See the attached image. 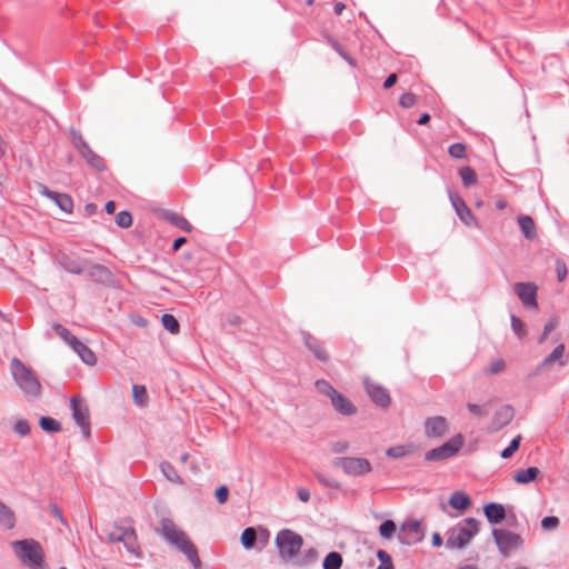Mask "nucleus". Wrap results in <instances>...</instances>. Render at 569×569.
<instances>
[{
  "mask_svg": "<svg viewBox=\"0 0 569 569\" xmlns=\"http://www.w3.org/2000/svg\"><path fill=\"white\" fill-rule=\"evenodd\" d=\"M10 371L16 385L26 397L38 398L40 396L42 388L38 377L19 358L11 359Z\"/></svg>",
  "mask_w": 569,
  "mask_h": 569,
  "instance_id": "1",
  "label": "nucleus"
},
{
  "mask_svg": "<svg viewBox=\"0 0 569 569\" xmlns=\"http://www.w3.org/2000/svg\"><path fill=\"white\" fill-rule=\"evenodd\" d=\"M274 545L282 562H293L303 546V538L291 529H282L277 533Z\"/></svg>",
  "mask_w": 569,
  "mask_h": 569,
  "instance_id": "2",
  "label": "nucleus"
},
{
  "mask_svg": "<svg viewBox=\"0 0 569 569\" xmlns=\"http://www.w3.org/2000/svg\"><path fill=\"white\" fill-rule=\"evenodd\" d=\"M12 547L22 563L32 569H47L43 550L38 541L33 539L17 540L12 542Z\"/></svg>",
  "mask_w": 569,
  "mask_h": 569,
  "instance_id": "3",
  "label": "nucleus"
},
{
  "mask_svg": "<svg viewBox=\"0 0 569 569\" xmlns=\"http://www.w3.org/2000/svg\"><path fill=\"white\" fill-rule=\"evenodd\" d=\"M480 521L476 518H466L457 527L449 531L446 546L449 549L465 548L479 532Z\"/></svg>",
  "mask_w": 569,
  "mask_h": 569,
  "instance_id": "4",
  "label": "nucleus"
},
{
  "mask_svg": "<svg viewBox=\"0 0 569 569\" xmlns=\"http://www.w3.org/2000/svg\"><path fill=\"white\" fill-rule=\"evenodd\" d=\"M107 538L111 543L122 542L128 552L136 557L140 556V547L137 541L136 531L132 527H121L114 523L107 532Z\"/></svg>",
  "mask_w": 569,
  "mask_h": 569,
  "instance_id": "5",
  "label": "nucleus"
},
{
  "mask_svg": "<svg viewBox=\"0 0 569 569\" xmlns=\"http://www.w3.org/2000/svg\"><path fill=\"white\" fill-rule=\"evenodd\" d=\"M54 332L66 341L74 352L79 355L81 360L89 366H93L97 362L96 355L84 343H82L76 336H73L64 326L56 323L53 326Z\"/></svg>",
  "mask_w": 569,
  "mask_h": 569,
  "instance_id": "6",
  "label": "nucleus"
},
{
  "mask_svg": "<svg viewBox=\"0 0 569 569\" xmlns=\"http://www.w3.org/2000/svg\"><path fill=\"white\" fill-rule=\"evenodd\" d=\"M70 137L73 146L78 149L81 157L87 161V163L93 168L94 170L101 172L106 170V163L101 156L96 153L87 141L83 139L82 134L74 130H70Z\"/></svg>",
  "mask_w": 569,
  "mask_h": 569,
  "instance_id": "7",
  "label": "nucleus"
},
{
  "mask_svg": "<svg viewBox=\"0 0 569 569\" xmlns=\"http://www.w3.org/2000/svg\"><path fill=\"white\" fill-rule=\"evenodd\" d=\"M332 466L352 477H361L371 472L372 467L368 459L361 457H340L332 461Z\"/></svg>",
  "mask_w": 569,
  "mask_h": 569,
  "instance_id": "8",
  "label": "nucleus"
},
{
  "mask_svg": "<svg viewBox=\"0 0 569 569\" xmlns=\"http://www.w3.org/2000/svg\"><path fill=\"white\" fill-rule=\"evenodd\" d=\"M463 446V437L458 433L443 445L433 448L425 453L426 461H442L456 456Z\"/></svg>",
  "mask_w": 569,
  "mask_h": 569,
  "instance_id": "9",
  "label": "nucleus"
},
{
  "mask_svg": "<svg viewBox=\"0 0 569 569\" xmlns=\"http://www.w3.org/2000/svg\"><path fill=\"white\" fill-rule=\"evenodd\" d=\"M495 543L498 547L499 552L503 557H509L510 553L520 547L523 542L520 535L512 532L507 529L493 528L491 531Z\"/></svg>",
  "mask_w": 569,
  "mask_h": 569,
  "instance_id": "10",
  "label": "nucleus"
},
{
  "mask_svg": "<svg viewBox=\"0 0 569 569\" xmlns=\"http://www.w3.org/2000/svg\"><path fill=\"white\" fill-rule=\"evenodd\" d=\"M70 408L72 410V418L80 427L83 437L89 439L91 432V423L89 409L86 401L81 397H72L70 399Z\"/></svg>",
  "mask_w": 569,
  "mask_h": 569,
  "instance_id": "11",
  "label": "nucleus"
},
{
  "mask_svg": "<svg viewBox=\"0 0 569 569\" xmlns=\"http://www.w3.org/2000/svg\"><path fill=\"white\" fill-rule=\"evenodd\" d=\"M425 538V529L421 522L416 519H407L400 527L398 539L400 543L412 546L421 542Z\"/></svg>",
  "mask_w": 569,
  "mask_h": 569,
  "instance_id": "12",
  "label": "nucleus"
},
{
  "mask_svg": "<svg viewBox=\"0 0 569 569\" xmlns=\"http://www.w3.org/2000/svg\"><path fill=\"white\" fill-rule=\"evenodd\" d=\"M363 386L367 395L376 406L381 408H388L390 406L391 397L389 391L383 386L372 381L369 378L363 379Z\"/></svg>",
  "mask_w": 569,
  "mask_h": 569,
  "instance_id": "13",
  "label": "nucleus"
},
{
  "mask_svg": "<svg viewBox=\"0 0 569 569\" xmlns=\"http://www.w3.org/2000/svg\"><path fill=\"white\" fill-rule=\"evenodd\" d=\"M172 546H174L179 551H181L190 561L192 567L194 569H198L201 566V561L198 555L197 547L194 543L190 540V538L187 536L186 532L180 535L178 539H174L173 542H171Z\"/></svg>",
  "mask_w": 569,
  "mask_h": 569,
  "instance_id": "14",
  "label": "nucleus"
},
{
  "mask_svg": "<svg viewBox=\"0 0 569 569\" xmlns=\"http://www.w3.org/2000/svg\"><path fill=\"white\" fill-rule=\"evenodd\" d=\"M566 347L563 343L558 345L545 359L537 366L535 375H541L553 365L565 367L568 363V357L565 355Z\"/></svg>",
  "mask_w": 569,
  "mask_h": 569,
  "instance_id": "15",
  "label": "nucleus"
},
{
  "mask_svg": "<svg viewBox=\"0 0 569 569\" xmlns=\"http://www.w3.org/2000/svg\"><path fill=\"white\" fill-rule=\"evenodd\" d=\"M513 290L525 307L537 308V287L532 282H517Z\"/></svg>",
  "mask_w": 569,
  "mask_h": 569,
  "instance_id": "16",
  "label": "nucleus"
},
{
  "mask_svg": "<svg viewBox=\"0 0 569 569\" xmlns=\"http://www.w3.org/2000/svg\"><path fill=\"white\" fill-rule=\"evenodd\" d=\"M448 431L447 419L442 416L429 417L425 421V435L428 438H440Z\"/></svg>",
  "mask_w": 569,
  "mask_h": 569,
  "instance_id": "17",
  "label": "nucleus"
},
{
  "mask_svg": "<svg viewBox=\"0 0 569 569\" xmlns=\"http://www.w3.org/2000/svg\"><path fill=\"white\" fill-rule=\"evenodd\" d=\"M450 201L452 207L455 208V211L459 219L466 224V226H477L476 218L471 213L469 207L466 204L465 200L457 193H450L449 194Z\"/></svg>",
  "mask_w": 569,
  "mask_h": 569,
  "instance_id": "18",
  "label": "nucleus"
},
{
  "mask_svg": "<svg viewBox=\"0 0 569 569\" xmlns=\"http://www.w3.org/2000/svg\"><path fill=\"white\" fill-rule=\"evenodd\" d=\"M302 340L308 350L321 362L329 361V353L323 347L322 342L307 331H302Z\"/></svg>",
  "mask_w": 569,
  "mask_h": 569,
  "instance_id": "19",
  "label": "nucleus"
},
{
  "mask_svg": "<svg viewBox=\"0 0 569 569\" xmlns=\"http://www.w3.org/2000/svg\"><path fill=\"white\" fill-rule=\"evenodd\" d=\"M40 193L52 200L62 211L72 212L73 200L69 194L52 191L43 184L40 186Z\"/></svg>",
  "mask_w": 569,
  "mask_h": 569,
  "instance_id": "20",
  "label": "nucleus"
},
{
  "mask_svg": "<svg viewBox=\"0 0 569 569\" xmlns=\"http://www.w3.org/2000/svg\"><path fill=\"white\" fill-rule=\"evenodd\" d=\"M515 417V410L511 406L505 405L500 407L495 416L492 417L491 423H490V430L491 431H499L503 427L508 426Z\"/></svg>",
  "mask_w": 569,
  "mask_h": 569,
  "instance_id": "21",
  "label": "nucleus"
},
{
  "mask_svg": "<svg viewBox=\"0 0 569 569\" xmlns=\"http://www.w3.org/2000/svg\"><path fill=\"white\" fill-rule=\"evenodd\" d=\"M335 410L343 416H353L357 413V407L346 396L337 391L330 400Z\"/></svg>",
  "mask_w": 569,
  "mask_h": 569,
  "instance_id": "22",
  "label": "nucleus"
},
{
  "mask_svg": "<svg viewBox=\"0 0 569 569\" xmlns=\"http://www.w3.org/2000/svg\"><path fill=\"white\" fill-rule=\"evenodd\" d=\"M88 276L92 281L101 284H108L113 279V274L109 268L99 263L90 267Z\"/></svg>",
  "mask_w": 569,
  "mask_h": 569,
  "instance_id": "23",
  "label": "nucleus"
},
{
  "mask_svg": "<svg viewBox=\"0 0 569 569\" xmlns=\"http://www.w3.org/2000/svg\"><path fill=\"white\" fill-rule=\"evenodd\" d=\"M488 522L492 525L500 523L506 518V510L501 503L490 502L483 508Z\"/></svg>",
  "mask_w": 569,
  "mask_h": 569,
  "instance_id": "24",
  "label": "nucleus"
},
{
  "mask_svg": "<svg viewBox=\"0 0 569 569\" xmlns=\"http://www.w3.org/2000/svg\"><path fill=\"white\" fill-rule=\"evenodd\" d=\"M184 531L181 530L171 519L163 518L160 521V533L168 541L173 542L174 539H178L180 535Z\"/></svg>",
  "mask_w": 569,
  "mask_h": 569,
  "instance_id": "25",
  "label": "nucleus"
},
{
  "mask_svg": "<svg viewBox=\"0 0 569 569\" xmlns=\"http://www.w3.org/2000/svg\"><path fill=\"white\" fill-rule=\"evenodd\" d=\"M418 451V446L415 443L393 446L387 449L386 455L392 459H399Z\"/></svg>",
  "mask_w": 569,
  "mask_h": 569,
  "instance_id": "26",
  "label": "nucleus"
},
{
  "mask_svg": "<svg viewBox=\"0 0 569 569\" xmlns=\"http://www.w3.org/2000/svg\"><path fill=\"white\" fill-rule=\"evenodd\" d=\"M518 224L526 239L532 240L536 238V223L530 216H520L518 218Z\"/></svg>",
  "mask_w": 569,
  "mask_h": 569,
  "instance_id": "27",
  "label": "nucleus"
},
{
  "mask_svg": "<svg viewBox=\"0 0 569 569\" xmlns=\"http://www.w3.org/2000/svg\"><path fill=\"white\" fill-rule=\"evenodd\" d=\"M59 264L64 271L69 273L81 274L84 271V266L80 261L69 256H63L60 259Z\"/></svg>",
  "mask_w": 569,
  "mask_h": 569,
  "instance_id": "28",
  "label": "nucleus"
},
{
  "mask_svg": "<svg viewBox=\"0 0 569 569\" xmlns=\"http://www.w3.org/2000/svg\"><path fill=\"white\" fill-rule=\"evenodd\" d=\"M0 525L8 530L16 526L14 512L2 501H0Z\"/></svg>",
  "mask_w": 569,
  "mask_h": 569,
  "instance_id": "29",
  "label": "nucleus"
},
{
  "mask_svg": "<svg viewBox=\"0 0 569 569\" xmlns=\"http://www.w3.org/2000/svg\"><path fill=\"white\" fill-rule=\"evenodd\" d=\"M471 503L469 496L462 491H455L449 499V505L457 510L463 511Z\"/></svg>",
  "mask_w": 569,
  "mask_h": 569,
  "instance_id": "30",
  "label": "nucleus"
},
{
  "mask_svg": "<svg viewBox=\"0 0 569 569\" xmlns=\"http://www.w3.org/2000/svg\"><path fill=\"white\" fill-rule=\"evenodd\" d=\"M166 220L169 221L172 226L186 231L190 232L192 229L191 223L181 214L177 212H167Z\"/></svg>",
  "mask_w": 569,
  "mask_h": 569,
  "instance_id": "31",
  "label": "nucleus"
},
{
  "mask_svg": "<svg viewBox=\"0 0 569 569\" xmlns=\"http://www.w3.org/2000/svg\"><path fill=\"white\" fill-rule=\"evenodd\" d=\"M258 540V531L252 527L246 528L240 537L241 545L249 550L256 547Z\"/></svg>",
  "mask_w": 569,
  "mask_h": 569,
  "instance_id": "32",
  "label": "nucleus"
},
{
  "mask_svg": "<svg viewBox=\"0 0 569 569\" xmlns=\"http://www.w3.org/2000/svg\"><path fill=\"white\" fill-rule=\"evenodd\" d=\"M538 473H539L538 468L529 467L527 469H522V470L518 471L515 475L513 480L518 483H528L530 481H533L537 478Z\"/></svg>",
  "mask_w": 569,
  "mask_h": 569,
  "instance_id": "33",
  "label": "nucleus"
},
{
  "mask_svg": "<svg viewBox=\"0 0 569 569\" xmlns=\"http://www.w3.org/2000/svg\"><path fill=\"white\" fill-rule=\"evenodd\" d=\"M326 38L328 43L342 59H345L350 66L356 64L355 59L343 49V47L339 43V41L336 38L331 36H327Z\"/></svg>",
  "mask_w": 569,
  "mask_h": 569,
  "instance_id": "34",
  "label": "nucleus"
},
{
  "mask_svg": "<svg viewBox=\"0 0 569 569\" xmlns=\"http://www.w3.org/2000/svg\"><path fill=\"white\" fill-rule=\"evenodd\" d=\"M459 176L467 188L476 184L478 181L477 172L469 166L462 167L459 170Z\"/></svg>",
  "mask_w": 569,
  "mask_h": 569,
  "instance_id": "35",
  "label": "nucleus"
},
{
  "mask_svg": "<svg viewBox=\"0 0 569 569\" xmlns=\"http://www.w3.org/2000/svg\"><path fill=\"white\" fill-rule=\"evenodd\" d=\"M342 562V556L337 551H331L326 556L322 566L325 569H340Z\"/></svg>",
  "mask_w": 569,
  "mask_h": 569,
  "instance_id": "36",
  "label": "nucleus"
},
{
  "mask_svg": "<svg viewBox=\"0 0 569 569\" xmlns=\"http://www.w3.org/2000/svg\"><path fill=\"white\" fill-rule=\"evenodd\" d=\"M160 469H161L163 476L168 480H170L172 482H177V483H182L181 478L179 477V475L176 471L174 467L170 462H167V461L161 462L160 463Z\"/></svg>",
  "mask_w": 569,
  "mask_h": 569,
  "instance_id": "37",
  "label": "nucleus"
},
{
  "mask_svg": "<svg viewBox=\"0 0 569 569\" xmlns=\"http://www.w3.org/2000/svg\"><path fill=\"white\" fill-rule=\"evenodd\" d=\"M161 323L166 330H168L170 333L176 335L180 330V325L178 320L169 313H164L161 317Z\"/></svg>",
  "mask_w": 569,
  "mask_h": 569,
  "instance_id": "38",
  "label": "nucleus"
},
{
  "mask_svg": "<svg viewBox=\"0 0 569 569\" xmlns=\"http://www.w3.org/2000/svg\"><path fill=\"white\" fill-rule=\"evenodd\" d=\"M39 425L47 432H59L61 430V423L51 417H41Z\"/></svg>",
  "mask_w": 569,
  "mask_h": 569,
  "instance_id": "39",
  "label": "nucleus"
},
{
  "mask_svg": "<svg viewBox=\"0 0 569 569\" xmlns=\"http://www.w3.org/2000/svg\"><path fill=\"white\" fill-rule=\"evenodd\" d=\"M132 396L137 406L143 407L147 403L148 395L144 386L134 385L132 387Z\"/></svg>",
  "mask_w": 569,
  "mask_h": 569,
  "instance_id": "40",
  "label": "nucleus"
},
{
  "mask_svg": "<svg viewBox=\"0 0 569 569\" xmlns=\"http://www.w3.org/2000/svg\"><path fill=\"white\" fill-rule=\"evenodd\" d=\"M448 153L455 159H465L467 156V147L461 142L452 143L448 149Z\"/></svg>",
  "mask_w": 569,
  "mask_h": 569,
  "instance_id": "41",
  "label": "nucleus"
},
{
  "mask_svg": "<svg viewBox=\"0 0 569 569\" xmlns=\"http://www.w3.org/2000/svg\"><path fill=\"white\" fill-rule=\"evenodd\" d=\"M315 385L317 390L326 395L330 400L333 398L335 393H337V390L325 379L317 380Z\"/></svg>",
  "mask_w": 569,
  "mask_h": 569,
  "instance_id": "42",
  "label": "nucleus"
},
{
  "mask_svg": "<svg viewBox=\"0 0 569 569\" xmlns=\"http://www.w3.org/2000/svg\"><path fill=\"white\" fill-rule=\"evenodd\" d=\"M510 320H511V328H512V331L515 332V335L520 339L523 338L527 335V329H526V326L522 322V320L513 315H511Z\"/></svg>",
  "mask_w": 569,
  "mask_h": 569,
  "instance_id": "43",
  "label": "nucleus"
},
{
  "mask_svg": "<svg viewBox=\"0 0 569 569\" xmlns=\"http://www.w3.org/2000/svg\"><path fill=\"white\" fill-rule=\"evenodd\" d=\"M315 477L323 487L333 489H340L341 487V485L338 481L333 480L332 478L326 476L322 472L316 471Z\"/></svg>",
  "mask_w": 569,
  "mask_h": 569,
  "instance_id": "44",
  "label": "nucleus"
},
{
  "mask_svg": "<svg viewBox=\"0 0 569 569\" xmlns=\"http://www.w3.org/2000/svg\"><path fill=\"white\" fill-rule=\"evenodd\" d=\"M520 441H521L520 435L517 436L516 438H513L511 440V442L509 443V446L501 451V453H500L501 458H503V459L510 458L518 450V448L520 446Z\"/></svg>",
  "mask_w": 569,
  "mask_h": 569,
  "instance_id": "45",
  "label": "nucleus"
},
{
  "mask_svg": "<svg viewBox=\"0 0 569 569\" xmlns=\"http://www.w3.org/2000/svg\"><path fill=\"white\" fill-rule=\"evenodd\" d=\"M116 223L120 228H129L132 224V216L129 211H120L116 216Z\"/></svg>",
  "mask_w": 569,
  "mask_h": 569,
  "instance_id": "46",
  "label": "nucleus"
},
{
  "mask_svg": "<svg viewBox=\"0 0 569 569\" xmlns=\"http://www.w3.org/2000/svg\"><path fill=\"white\" fill-rule=\"evenodd\" d=\"M396 531V523L392 520H386L379 526V533L383 538H390Z\"/></svg>",
  "mask_w": 569,
  "mask_h": 569,
  "instance_id": "47",
  "label": "nucleus"
},
{
  "mask_svg": "<svg viewBox=\"0 0 569 569\" xmlns=\"http://www.w3.org/2000/svg\"><path fill=\"white\" fill-rule=\"evenodd\" d=\"M560 520L555 516H547L541 520V527L543 530L551 531L559 527Z\"/></svg>",
  "mask_w": 569,
  "mask_h": 569,
  "instance_id": "48",
  "label": "nucleus"
},
{
  "mask_svg": "<svg viewBox=\"0 0 569 569\" xmlns=\"http://www.w3.org/2000/svg\"><path fill=\"white\" fill-rule=\"evenodd\" d=\"M14 432L21 437H26L30 433V423L26 419H19L13 426Z\"/></svg>",
  "mask_w": 569,
  "mask_h": 569,
  "instance_id": "49",
  "label": "nucleus"
},
{
  "mask_svg": "<svg viewBox=\"0 0 569 569\" xmlns=\"http://www.w3.org/2000/svg\"><path fill=\"white\" fill-rule=\"evenodd\" d=\"M506 369V362L503 359L499 358L493 360L488 368L486 369V372L489 375H497L502 372Z\"/></svg>",
  "mask_w": 569,
  "mask_h": 569,
  "instance_id": "50",
  "label": "nucleus"
},
{
  "mask_svg": "<svg viewBox=\"0 0 569 569\" xmlns=\"http://www.w3.org/2000/svg\"><path fill=\"white\" fill-rule=\"evenodd\" d=\"M317 557H318L317 550L313 548H310V549L306 550L302 558L299 560H296L295 563H297L299 566H306V565L315 561L317 559Z\"/></svg>",
  "mask_w": 569,
  "mask_h": 569,
  "instance_id": "51",
  "label": "nucleus"
},
{
  "mask_svg": "<svg viewBox=\"0 0 569 569\" xmlns=\"http://www.w3.org/2000/svg\"><path fill=\"white\" fill-rule=\"evenodd\" d=\"M257 531H258L257 548L259 550H261L268 545L270 532L268 529L262 528V527H259Z\"/></svg>",
  "mask_w": 569,
  "mask_h": 569,
  "instance_id": "52",
  "label": "nucleus"
},
{
  "mask_svg": "<svg viewBox=\"0 0 569 569\" xmlns=\"http://www.w3.org/2000/svg\"><path fill=\"white\" fill-rule=\"evenodd\" d=\"M48 511L51 516H53L62 526H68L67 520L62 515V510L56 503H50L48 506Z\"/></svg>",
  "mask_w": 569,
  "mask_h": 569,
  "instance_id": "53",
  "label": "nucleus"
},
{
  "mask_svg": "<svg viewBox=\"0 0 569 569\" xmlns=\"http://www.w3.org/2000/svg\"><path fill=\"white\" fill-rule=\"evenodd\" d=\"M417 102V98L413 93L411 92H406L403 93L400 99H399V104L402 107V108H406V109H409L411 107H413Z\"/></svg>",
  "mask_w": 569,
  "mask_h": 569,
  "instance_id": "54",
  "label": "nucleus"
},
{
  "mask_svg": "<svg viewBox=\"0 0 569 569\" xmlns=\"http://www.w3.org/2000/svg\"><path fill=\"white\" fill-rule=\"evenodd\" d=\"M556 272H557L558 280L560 282L566 279L568 271H567V266L562 259L556 260Z\"/></svg>",
  "mask_w": 569,
  "mask_h": 569,
  "instance_id": "55",
  "label": "nucleus"
},
{
  "mask_svg": "<svg viewBox=\"0 0 569 569\" xmlns=\"http://www.w3.org/2000/svg\"><path fill=\"white\" fill-rule=\"evenodd\" d=\"M467 409L471 415L480 418L487 416L488 413L485 407L471 402L467 403Z\"/></svg>",
  "mask_w": 569,
  "mask_h": 569,
  "instance_id": "56",
  "label": "nucleus"
},
{
  "mask_svg": "<svg viewBox=\"0 0 569 569\" xmlns=\"http://www.w3.org/2000/svg\"><path fill=\"white\" fill-rule=\"evenodd\" d=\"M556 327H557V321H556V320H553V319H550V320L545 325L543 332H542V335H541V336H540V338H539V343H542V342L547 339L548 335H549L552 330H555V329H556Z\"/></svg>",
  "mask_w": 569,
  "mask_h": 569,
  "instance_id": "57",
  "label": "nucleus"
},
{
  "mask_svg": "<svg viewBox=\"0 0 569 569\" xmlns=\"http://www.w3.org/2000/svg\"><path fill=\"white\" fill-rule=\"evenodd\" d=\"M216 498L218 500L219 503H224L227 502L228 500V497H229V489L227 486H220L217 490H216Z\"/></svg>",
  "mask_w": 569,
  "mask_h": 569,
  "instance_id": "58",
  "label": "nucleus"
},
{
  "mask_svg": "<svg viewBox=\"0 0 569 569\" xmlns=\"http://www.w3.org/2000/svg\"><path fill=\"white\" fill-rule=\"evenodd\" d=\"M377 558L380 560L381 565H392L391 556L382 549L377 551Z\"/></svg>",
  "mask_w": 569,
  "mask_h": 569,
  "instance_id": "59",
  "label": "nucleus"
},
{
  "mask_svg": "<svg viewBox=\"0 0 569 569\" xmlns=\"http://www.w3.org/2000/svg\"><path fill=\"white\" fill-rule=\"evenodd\" d=\"M349 448V443L346 441H338L332 445V451L336 453L346 452Z\"/></svg>",
  "mask_w": 569,
  "mask_h": 569,
  "instance_id": "60",
  "label": "nucleus"
},
{
  "mask_svg": "<svg viewBox=\"0 0 569 569\" xmlns=\"http://www.w3.org/2000/svg\"><path fill=\"white\" fill-rule=\"evenodd\" d=\"M297 496L302 502H308L310 499V491L307 488L300 487L297 490Z\"/></svg>",
  "mask_w": 569,
  "mask_h": 569,
  "instance_id": "61",
  "label": "nucleus"
},
{
  "mask_svg": "<svg viewBox=\"0 0 569 569\" xmlns=\"http://www.w3.org/2000/svg\"><path fill=\"white\" fill-rule=\"evenodd\" d=\"M226 323L231 326V327H239L240 323H241V318L237 315H229L227 318H226Z\"/></svg>",
  "mask_w": 569,
  "mask_h": 569,
  "instance_id": "62",
  "label": "nucleus"
},
{
  "mask_svg": "<svg viewBox=\"0 0 569 569\" xmlns=\"http://www.w3.org/2000/svg\"><path fill=\"white\" fill-rule=\"evenodd\" d=\"M397 79L398 77L396 73L389 74L383 82V89H390L397 82Z\"/></svg>",
  "mask_w": 569,
  "mask_h": 569,
  "instance_id": "63",
  "label": "nucleus"
},
{
  "mask_svg": "<svg viewBox=\"0 0 569 569\" xmlns=\"http://www.w3.org/2000/svg\"><path fill=\"white\" fill-rule=\"evenodd\" d=\"M186 242H187V239L184 237L177 238L172 243V250L178 251L182 247V244H184Z\"/></svg>",
  "mask_w": 569,
  "mask_h": 569,
  "instance_id": "64",
  "label": "nucleus"
}]
</instances>
